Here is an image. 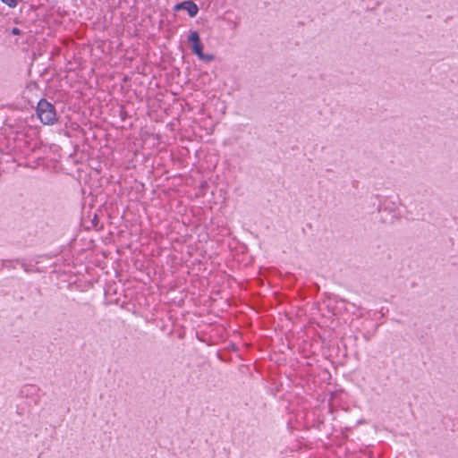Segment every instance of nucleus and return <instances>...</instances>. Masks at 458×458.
Masks as SVG:
<instances>
[{
	"instance_id": "nucleus-4",
	"label": "nucleus",
	"mask_w": 458,
	"mask_h": 458,
	"mask_svg": "<svg viewBox=\"0 0 458 458\" xmlns=\"http://www.w3.org/2000/svg\"><path fill=\"white\" fill-rule=\"evenodd\" d=\"M198 57L200 60L205 61V62H211L215 59V56L213 55L204 54L203 52H202V55H199Z\"/></svg>"
},
{
	"instance_id": "nucleus-2",
	"label": "nucleus",
	"mask_w": 458,
	"mask_h": 458,
	"mask_svg": "<svg viewBox=\"0 0 458 458\" xmlns=\"http://www.w3.org/2000/svg\"><path fill=\"white\" fill-rule=\"evenodd\" d=\"M188 40L191 44L192 53L195 54L197 56L201 55L203 51V45L200 41L198 31H191L188 37Z\"/></svg>"
},
{
	"instance_id": "nucleus-5",
	"label": "nucleus",
	"mask_w": 458,
	"mask_h": 458,
	"mask_svg": "<svg viewBox=\"0 0 458 458\" xmlns=\"http://www.w3.org/2000/svg\"><path fill=\"white\" fill-rule=\"evenodd\" d=\"M1 1L11 8H14L17 6L16 0H1Z\"/></svg>"
},
{
	"instance_id": "nucleus-3",
	"label": "nucleus",
	"mask_w": 458,
	"mask_h": 458,
	"mask_svg": "<svg viewBox=\"0 0 458 458\" xmlns=\"http://www.w3.org/2000/svg\"><path fill=\"white\" fill-rule=\"evenodd\" d=\"M175 9L187 11L190 17H195L199 12L198 5L192 1H184L182 3H180L175 6Z\"/></svg>"
},
{
	"instance_id": "nucleus-6",
	"label": "nucleus",
	"mask_w": 458,
	"mask_h": 458,
	"mask_svg": "<svg viewBox=\"0 0 458 458\" xmlns=\"http://www.w3.org/2000/svg\"><path fill=\"white\" fill-rule=\"evenodd\" d=\"M21 32V30L19 28H17V27L13 28V30H12V33L13 35H20Z\"/></svg>"
},
{
	"instance_id": "nucleus-1",
	"label": "nucleus",
	"mask_w": 458,
	"mask_h": 458,
	"mask_svg": "<svg viewBox=\"0 0 458 458\" xmlns=\"http://www.w3.org/2000/svg\"><path fill=\"white\" fill-rule=\"evenodd\" d=\"M37 113L44 124H53L57 120L55 106L46 99H41L38 102Z\"/></svg>"
}]
</instances>
